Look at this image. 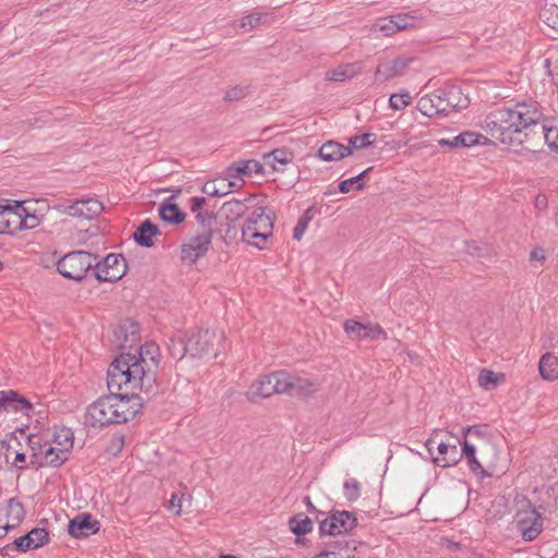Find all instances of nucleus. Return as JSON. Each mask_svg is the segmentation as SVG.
Returning a JSON list of instances; mask_svg holds the SVG:
<instances>
[{
  "instance_id": "obj_29",
  "label": "nucleus",
  "mask_w": 558,
  "mask_h": 558,
  "mask_svg": "<svg viewBox=\"0 0 558 558\" xmlns=\"http://www.w3.org/2000/svg\"><path fill=\"white\" fill-rule=\"evenodd\" d=\"M14 208L16 210L17 219V231L24 229H34L40 223L39 217L34 214H29L27 209L23 206L22 202L15 201Z\"/></svg>"
},
{
  "instance_id": "obj_36",
  "label": "nucleus",
  "mask_w": 558,
  "mask_h": 558,
  "mask_svg": "<svg viewBox=\"0 0 558 558\" xmlns=\"http://www.w3.org/2000/svg\"><path fill=\"white\" fill-rule=\"evenodd\" d=\"M289 526L292 533L301 536L313 530V521L303 513H300L290 519Z\"/></svg>"
},
{
  "instance_id": "obj_39",
  "label": "nucleus",
  "mask_w": 558,
  "mask_h": 558,
  "mask_svg": "<svg viewBox=\"0 0 558 558\" xmlns=\"http://www.w3.org/2000/svg\"><path fill=\"white\" fill-rule=\"evenodd\" d=\"M372 168H368L364 171H362L360 174L353 177V178H350V179H347V180H343L339 183V192L345 194V193H349L353 190H356V191H361L363 190L364 187V178L366 175V173L371 170Z\"/></svg>"
},
{
  "instance_id": "obj_5",
  "label": "nucleus",
  "mask_w": 558,
  "mask_h": 558,
  "mask_svg": "<svg viewBox=\"0 0 558 558\" xmlns=\"http://www.w3.org/2000/svg\"><path fill=\"white\" fill-rule=\"evenodd\" d=\"M274 222L265 207H256L244 226L242 227V238L247 244L264 248L269 236L272 235Z\"/></svg>"
},
{
  "instance_id": "obj_4",
  "label": "nucleus",
  "mask_w": 558,
  "mask_h": 558,
  "mask_svg": "<svg viewBox=\"0 0 558 558\" xmlns=\"http://www.w3.org/2000/svg\"><path fill=\"white\" fill-rule=\"evenodd\" d=\"M478 435V429L475 426H470L465 430V438ZM462 451L468 461L470 470L482 477L492 476L497 471L498 466V450L490 444H485L480 449V458L476 457V448L471 445L468 439H464Z\"/></svg>"
},
{
  "instance_id": "obj_42",
  "label": "nucleus",
  "mask_w": 558,
  "mask_h": 558,
  "mask_svg": "<svg viewBox=\"0 0 558 558\" xmlns=\"http://www.w3.org/2000/svg\"><path fill=\"white\" fill-rule=\"evenodd\" d=\"M501 378L502 375H498L490 369L483 368L478 374L477 381L483 389L490 390L498 385Z\"/></svg>"
},
{
  "instance_id": "obj_34",
  "label": "nucleus",
  "mask_w": 558,
  "mask_h": 558,
  "mask_svg": "<svg viewBox=\"0 0 558 558\" xmlns=\"http://www.w3.org/2000/svg\"><path fill=\"white\" fill-rule=\"evenodd\" d=\"M25 512L24 508L21 502L16 501L15 499L11 498L8 501L7 506V517L8 521L5 523L4 529H10L19 525L22 520L24 519Z\"/></svg>"
},
{
  "instance_id": "obj_64",
  "label": "nucleus",
  "mask_w": 558,
  "mask_h": 558,
  "mask_svg": "<svg viewBox=\"0 0 558 558\" xmlns=\"http://www.w3.org/2000/svg\"><path fill=\"white\" fill-rule=\"evenodd\" d=\"M219 558H236V557L232 556V555H221Z\"/></svg>"
},
{
  "instance_id": "obj_55",
  "label": "nucleus",
  "mask_w": 558,
  "mask_h": 558,
  "mask_svg": "<svg viewBox=\"0 0 558 558\" xmlns=\"http://www.w3.org/2000/svg\"><path fill=\"white\" fill-rule=\"evenodd\" d=\"M367 332L369 335L367 339L369 340H377L379 338H383L384 340L387 339L386 331L379 325L368 324Z\"/></svg>"
},
{
  "instance_id": "obj_40",
  "label": "nucleus",
  "mask_w": 558,
  "mask_h": 558,
  "mask_svg": "<svg viewBox=\"0 0 558 558\" xmlns=\"http://www.w3.org/2000/svg\"><path fill=\"white\" fill-rule=\"evenodd\" d=\"M267 17H268L267 13L257 12V13L247 14L240 20L238 27L243 31H251V29H254L257 26L266 23Z\"/></svg>"
},
{
  "instance_id": "obj_2",
  "label": "nucleus",
  "mask_w": 558,
  "mask_h": 558,
  "mask_svg": "<svg viewBox=\"0 0 558 558\" xmlns=\"http://www.w3.org/2000/svg\"><path fill=\"white\" fill-rule=\"evenodd\" d=\"M159 348L150 342L141 347L135 353H121L109 366L107 385L110 390L155 393L156 378L151 367L158 365Z\"/></svg>"
},
{
  "instance_id": "obj_44",
  "label": "nucleus",
  "mask_w": 558,
  "mask_h": 558,
  "mask_svg": "<svg viewBox=\"0 0 558 558\" xmlns=\"http://www.w3.org/2000/svg\"><path fill=\"white\" fill-rule=\"evenodd\" d=\"M48 442H41V439L38 436L28 437V447L31 449V464L35 466V461L40 460V457L44 454V448H46Z\"/></svg>"
},
{
  "instance_id": "obj_23",
  "label": "nucleus",
  "mask_w": 558,
  "mask_h": 558,
  "mask_svg": "<svg viewBox=\"0 0 558 558\" xmlns=\"http://www.w3.org/2000/svg\"><path fill=\"white\" fill-rule=\"evenodd\" d=\"M159 233V229L150 220L143 221L133 233V239L140 245L145 247L154 246V238Z\"/></svg>"
},
{
  "instance_id": "obj_33",
  "label": "nucleus",
  "mask_w": 558,
  "mask_h": 558,
  "mask_svg": "<svg viewBox=\"0 0 558 558\" xmlns=\"http://www.w3.org/2000/svg\"><path fill=\"white\" fill-rule=\"evenodd\" d=\"M159 216L165 222L178 225L185 218V214L175 204L163 203L159 207Z\"/></svg>"
},
{
  "instance_id": "obj_38",
  "label": "nucleus",
  "mask_w": 558,
  "mask_h": 558,
  "mask_svg": "<svg viewBox=\"0 0 558 558\" xmlns=\"http://www.w3.org/2000/svg\"><path fill=\"white\" fill-rule=\"evenodd\" d=\"M539 19L549 27L558 29V5L545 2L539 10Z\"/></svg>"
},
{
  "instance_id": "obj_52",
  "label": "nucleus",
  "mask_w": 558,
  "mask_h": 558,
  "mask_svg": "<svg viewBox=\"0 0 558 558\" xmlns=\"http://www.w3.org/2000/svg\"><path fill=\"white\" fill-rule=\"evenodd\" d=\"M198 225L203 228V231H209L213 233L214 215L209 211H197L195 216Z\"/></svg>"
},
{
  "instance_id": "obj_50",
  "label": "nucleus",
  "mask_w": 558,
  "mask_h": 558,
  "mask_svg": "<svg viewBox=\"0 0 558 558\" xmlns=\"http://www.w3.org/2000/svg\"><path fill=\"white\" fill-rule=\"evenodd\" d=\"M375 27L377 29H379L383 33V35H385V36H391L393 34L398 33L396 25H395V21L391 15L380 17L379 20H377Z\"/></svg>"
},
{
  "instance_id": "obj_1",
  "label": "nucleus",
  "mask_w": 558,
  "mask_h": 558,
  "mask_svg": "<svg viewBox=\"0 0 558 558\" xmlns=\"http://www.w3.org/2000/svg\"><path fill=\"white\" fill-rule=\"evenodd\" d=\"M544 113L533 98L517 100L489 112L481 126L494 140L513 149L539 150Z\"/></svg>"
},
{
  "instance_id": "obj_16",
  "label": "nucleus",
  "mask_w": 558,
  "mask_h": 558,
  "mask_svg": "<svg viewBox=\"0 0 558 558\" xmlns=\"http://www.w3.org/2000/svg\"><path fill=\"white\" fill-rule=\"evenodd\" d=\"M0 409L12 412H21L27 416L33 411L32 403L13 390L0 392Z\"/></svg>"
},
{
  "instance_id": "obj_49",
  "label": "nucleus",
  "mask_w": 558,
  "mask_h": 558,
  "mask_svg": "<svg viewBox=\"0 0 558 558\" xmlns=\"http://www.w3.org/2000/svg\"><path fill=\"white\" fill-rule=\"evenodd\" d=\"M343 490L349 501H355L361 495V484L355 478H348L343 484Z\"/></svg>"
},
{
  "instance_id": "obj_54",
  "label": "nucleus",
  "mask_w": 558,
  "mask_h": 558,
  "mask_svg": "<svg viewBox=\"0 0 558 558\" xmlns=\"http://www.w3.org/2000/svg\"><path fill=\"white\" fill-rule=\"evenodd\" d=\"M184 494L173 493L169 502V510L173 511L175 515H180L183 507Z\"/></svg>"
},
{
  "instance_id": "obj_43",
  "label": "nucleus",
  "mask_w": 558,
  "mask_h": 558,
  "mask_svg": "<svg viewBox=\"0 0 558 558\" xmlns=\"http://www.w3.org/2000/svg\"><path fill=\"white\" fill-rule=\"evenodd\" d=\"M235 171L242 175H251L252 173H263V165L254 159L239 161Z\"/></svg>"
},
{
  "instance_id": "obj_9",
  "label": "nucleus",
  "mask_w": 558,
  "mask_h": 558,
  "mask_svg": "<svg viewBox=\"0 0 558 558\" xmlns=\"http://www.w3.org/2000/svg\"><path fill=\"white\" fill-rule=\"evenodd\" d=\"M515 524L522 538L526 542L536 539L543 531L541 513L530 506L517 512Z\"/></svg>"
},
{
  "instance_id": "obj_26",
  "label": "nucleus",
  "mask_w": 558,
  "mask_h": 558,
  "mask_svg": "<svg viewBox=\"0 0 558 558\" xmlns=\"http://www.w3.org/2000/svg\"><path fill=\"white\" fill-rule=\"evenodd\" d=\"M17 219L14 204L0 206V234L17 232Z\"/></svg>"
},
{
  "instance_id": "obj_6",
  "label": "nucleus",
  "mask_w": 558,
  "mask_h": 558,
  "mask_svg": "<svg viewBox=\"0 0 558 558\" xmlns=\"http://www.w3.org/2000/svg\"><path fill=\"white\" fill-rule=\"evenodd\" d=\"M222 339L223 333L221 331L198 329L186 339L183 351L192 357L216 356Z\"/></svg>"
},
{
  "instance_id": "obj_21",
  "label": "nucleus",
  "mask_w": 558,
  "mask_h": 558,
  "mask_svg": "<svg viewBox=\"0 0 558 558\" xmlns=\"http://www.w3.org/2000/svg\"><path fill=\"white\" fill-rule=\"evenodd\" d=\"M319 389V383L312 380L310 378L300 377L293 375V380L291 385V391L289 396L298 397V398H307Z\"/></svg>"
},
{
  "instance_id": "obj_20",
  "label": "nucleus",
  "mask_w": 558,
  "mask_h": 558,
  "mask_svg": "<svg viewBox=\"0 0 558 558\" xmlns=\"http://www.w3.org/2000/svg\"><path fill=\"white\" fill-rule=\"evenodd\" d=\"M441 94L442 90L437 89L428 95L421 97L416 104L417 110L428 118L440 116L441 108H439V95Z\"/></svg>"
},
{
  "instance_id": "obj_12",
  "label": "nucleus",
  "mask_w": 558,
  "mask_h": 558,
  "mask_svg": "<svg viewBox=\"0 0 558 558\" xmlns=\"http://www.w3.org/2000/svg\"><path fill=\"white\" fill-rule=\"evenodd\" d=\"M59 210L72 217L93 219L104 210V206L96 198H83L70 205H60Z\"/></svg>"
},
{
  "instance_id": "obj_57",
  "label": "nucleus",
  "mask_w": 558,
  "mask_h": 558,
  "mask_svg": "<svg viewBox=\"0 0 558 558\" xmlns=\"http://www.w3.org/2000/svg\"><path fill=\"white\" fill-rule=\"evenodd\" d=\"M535 207L538 209V210H545L548 206V199H547V196L545 194H538L536 197H535Z\"/></svg>"
},
{
  "instance_id": "obj_32",
  "label": "nucleus",
  "mask_w": 558,
  "mask_h": 558,
  "mask_svg": "<svg viewBox=\"0 0 558 558\" xmlns=\"http://www.w3.org/2000/svg\"><path fill=\"white\" fill-rule=\"evenodd\" d=\"M441 90V95L447 97L452 111L464 109L469 106L470 99L463 95L459 87L450 86L448 88H442Z\"/></svg>"
},
{
  "instance_id": "obj_8",
  "label": "nucleus",
  "mask_w": 558,
  "mask_h": 558,
  "mask_svg": "<svg viewBox=\"0 0 558 558\" xmlns=\"http://www.w3.org/2000/svg\"><path fill=\"white\" fill-rule=\"evenodd\" d=\"M93 269L97 280L114 282L124 277L128 270V265L122 255L111 253L101 262L96 259Z\"/></svg>"
},
{
  "instance_id": "obj_62",
  "label": "nucleus",
  "mask_w": 558,
  "mask_h": 558,
  "mask_svg": "<svg viewBox=\"0 0 558 558\" xmlns=\"http://www.w3.org/2000/svg\"><path fill=\"white\" fill-rule=\"evenodd\" d=\"M314 558H338V556L336 553L324 551V553H320L319 555L315 556Z\"/></svg>"
},
{
  "instance_id": "obj_35",
  "label": "nucleus",
  "mask_w": 558,
  "mask_h": 558,
  "mask_svg": "<svg viewBox=\"0 0 558 558\" xmlns=\"http://www.w3.org/2000/svg\"><path fill=\"white\" fill-rule=\"evenodd\" d=\"M343 329L349 338L353 340H364L369 337L368 324H362L355 319H347L343 323Z\"/></svg>"
},
{
  "instance_id": "obj_51",
  "label": "nucleus",
  "mask_w": 558,
  "mask_h": 558,
  "mask_svg": "<svg viewBox=\"0 0 558 558\" xmlns=\"http://www.w3.org/2000/svg\"><path fill=\"white\" fill-rule=\"evenodd\" d=\"M312 219V216L310 215V209H307L302 217L298 220L296 226L293 230V239L301 240L304 232L306 231L308 223Z\"/></svg>"
},
{
  "instance_id": "obj_17",
  "label": "nucleus",
  "mask_w": 558,
  "mask_h": 558,
  "mask_svg": "<svg viewBox=\"0 0 558 558\" xmlns=\"http://www.w3.org/2000/svg\"><path fill=\"white\" fill-rule=\"evenodd\" d=\"M48 532L45 529H33L26 535L14 541V545L21 551L38 548L48 542Z\"/></svg>"
},
{
  "instance_id": "obj_41",
  "label": "nucleus",
  "mask_w": 558,
  "mask_h": 558,
  "mask_svg": "<svg viewBox=\"0 0 558 558\" xmlns=\"http://www.w3.org/2000/svg\"><path fill=\"white\" fill-rule=\"evenodd\" d=\"M543 140L553 150L558 153V128L548 125L539 128V145Z\"/></svg>"
},
{
  "instance_id": "obj_63",
  "label": "nucleus",
  "mask_w": 558,
  "mask_h": 558,
  "mask_svg": "<svg viewBox=\"0 0 558 558\" xmlns=\"http://www.w3.org/2000/svg\"><path fill=\"white\" fill-rule=\"evenodd\" d=\"M405 145H407V142H398L395 146H396L397 148H400V147H403V146H405Z\"/></svg>"
},
{
  "instance_id": "obj_24",
  "label": "nucleus",
  "mask_w": 558,
  "mask_h": 558,
  "mask_svg": "<svg viewBox=\"0 0 558 558\" xmlns=\"http://www.w3.org/2000/svg\"><path fill=\"white\" fill-rule=\"evenodd\" d=\"M437 450L441 458H435V462H442L444 468L457 464L464 456L462 449L459 450L456 445L440 442L437 446Z\"/></svg>"
},
{
  "instance_id": "obj_58",
  "label": "nucleus",
  "mask_w": 558,
  "mask_h": 558,
  "mask_svg": "<svg viewBox=\"0 0 558 558\" xmlns=\"http://www.w3.org/2000/svg\"><path fill=\"white\" fill-rule=\"evenodd\" d=\"M205 203H206V198L205 197H194L192 199L191 210L193 213L203 211L202 208L205 205Z\"/></svg>"
},
{
  "instance_id": "obj_56",
  "label": "nucleus",
  "mask_w": 558,
  "mask_h": 558,
  "mask_svg": "<svg viewBox=\"0 0 558 558\" xmlns=\"http://www.w3.org/2000/svg\"><path fill=\"white\" fill-rule=\"evenodd\" d=\"M439 108H441L440 116H448L450 112H452L449 101L445 95H439Z\"/></svg>"
},
{
  "instance_id": "obj_30",
  "label": "nucleus",
  "mask_w": 558,
  "mask_h": 558,
  "mask_svg": "<svg viewBox=\"0 0 558 558\" xmlns=\"http://www.w3.org/2000/svg\"><path fill=\"white\" fill-rule=\"evenodd\" d=\"M252 198L248 197L245 201H239L235 198L227 201L221 206V214L226 217V219L230 221H235L245 214V211L247 210L245 202H248Z\"/></svg>"
},
{
  "instance_id": "obj_53",
  "label": "nucleus",
  "mask_w": 558,
  "mask_h": 558,
  "mask_svg": "<svg viewBox=\"0 0 558 558\" xmlns=\"http://www.w3.org/2000/svg\"><path fill=\"white\" fill-rule=\"evenodd\" d=\"M349 69L347 66H339L337 69L330 70L326 73V78L332 82H341L344 78L349 77Z\"/></svg>"
},
{
  "instance_id": "obj_27",
  "label": "nucleus",
  "mask_w": 558,
  "mask_h": 558,
  "mask_svg": "<svg viewBox=\"0 0 558 558\" xmlns=\"http://www.w3.org/2000/svg\"><path fill=\"white\" fill-rule=\"evenodd\" d=\"M264 161L270 166L275 171H281L279 166H287L293 161L294 155L292 151L281 148L274 149L272 151L264 155Z\"/></svg>"
},
{
  "instance_id": "obj_18",
  "label": "nucleus",
  "mask_w": 558,
  "mask_h": 558,
  "mask_svg": "<svg viewBox=\"0 0 558 558\" xmlns=\"http://www.w3.org/2000/svg\"><path fill=\"white\" fill-rule=\"evenodd\" d=\"M272 395H275V389L269 374L260 376L258 379L253 381L245 392L247 400L252 402L269 398Z\"/></svg>"
},
{
  "instance_id": "obj_59",
  "label": "nucleus",
  "mask_w": 558,
  "mask_h": 558,
  "mask_svg": "<svg viewBox=\"0 0 558 558\" xmlns=\"http://www.w3.org/2000/svg\"><path fill=\"white\" fill-rule=\"evenodd\" d=\"M25 461H26V456H25V453H23V452H17V453L15 454V458H14L13 464H14V466H15V468L23 470V469H25V465H24Z\"/></svg>"
},
{
  "instance_id": "obj_61",
  "label": "nucleus",
  "mask_w": 558,
  "mask_h": 558,
  "mask_svg": "<svg viewBox=\"0 0 558 558\" xmlns=\"http://www.w3.org/2000/svg\"><path fill=\"white\" fill-rule=\"evenodd\" d=\"M122 447H123V437H121V436L113 437L111 440V448L117 451H120L122 449Z\"/></svg>"
},
{
  "instance_id": "obj_60",
  "label": "nucleus",
  "mask_w": 558,
  "mask_h": 558,
  "mask_svg": "<svg viewBox=\"0 0 558 558\" xmlns=\"http://www.w3.org/2000/svg\"><path fill=\"white\" fill-rule=\"evenodd\" d=\"M530 257L532 260H544L545 252L543 248L536 247L531 252Z\"/></svg>"
},
{
  "instance_id": "obj_19",
  "label": "nucleus",
  "mask_w": 558,
  "mask_h": 558,
  "mask_svg": "<svg viewBox=\"0 0 558 558\" xmlns=\"http://www.w3.org/2000/svg\"><path fill=\"white\" fill-rule=\"evenodd\" d=\"M351 155V147H345L336 141H327L319 150L318 157L324 161H339Z\"/></svg>"
},
{
  "instance_id": "obj_45",
  "label": "nucleus",
  "mask_w": 558,
  "mask_h": 558,
  "mask_svg": "<svg viewBox=\"0 0 558 558\" xmlns=\"http://www.w3.org/2000/svg\"><path fill=\"white\" fill-rule=\"evenodd\" d=\"M375 134L364 133L355 135L349 138V144L345 147H351V154L353 149H361L371 146L374 143Z\"/></svg>"
},
{
  "instance_id": "obj_10",
  "label": "nucleus",
  "mask_w": 558,
  "mask_h": 558,
  "mask_svg": "<svg viewBox=\"0 0 558 558\" xmlns=\"http://www.w3.org/2000/svg\"><path fill=\"white\" fill-rule=\"evenodd\" d=\"M356 518L349 511H337L323 520L319 531L326 535H340L353 530Z\"/></svg>"
},
{
  "instance_id": "obj_37",
  "label": "nucleus",
  "mask_w": 558,
  "mask_h": 558,
  "mask_svg": "<svg viewBox=\"0 0 558 558\" xmlns=\"http://www.w3.org/2000/svg\"><path fill=\"white\" fill-rule=\"evenodd\" d=\"M233 182L227 180H216L204 185V192L209 196H225L231 192Z\"/></svg>"
},
{
  "instance_id": "obj_11",
  "label": "nucleus",
  "mask_w": 558,
  "mask_h": 558,
  "mask_svg": "<svg viewBox=\"0 0 558 558\" xmlns=\"http://www.w3.org/2000/svg\"><path fill=\"white\" fill-rule=\"evenodd\" d=\"M211 243V232L202 231L181 246V259L187 264H194L208 251Z\"/></svg>"
},
{
  "instance_id": "obj_14",
  "label": "nucleus",
  "mask_w": 558,
  "mask_h": 558,
  "mask_svg": "<svg viewBox=\"0 0 558 558\" xmlns=\"http://www.w3.org/2000/svg\"><path fill=\"white\" fill-rule=\"evenodd\" d=\"M487 142L488 138L485 135L473 131H465L451 138L438 140V145L440 147L456 149L461 147H472L475 145H485Z\"/></svg>"
},
{
  "instance_id": "obj_7",
  "label": "nucleus",
  "mask_w": 558,
  "mask_h": 558,
  "mask_svg": "<svg viewBox=\"0 0 558 558\" xmlns=\"http://www.w3.org/2000/svg\"><path fill=\"white\" fill-rule=\"evenodd\" d=\"M96 256L86 251H74L64 255L57 264L58 271L65 278L81 281L93 269Z\"/></svg>"
},
{
  "instance_id": "obj_25",
  "label": "nucleus",
  "mask_w": 558,
  "mask_h": 558,
  "mask_svg": "<svg viewBox=\"0 0 558 558\" xmlns=\"http://www.w3.org/2000/svg\"><path fill=\"white\" fill-rule=\"evenodd\" d=\"M50 444L54 447H58V450L69 458L74 444V434L68 427L57 428L53 433V439Z\"/></svg>"
},
{
  "instance_id": "obj_46",
  "label": "nucleus",
  "mask_w": 558,
  "mask_h": 558,
  "mask_svg": "<svg viewBox=\"0 0 558 558\" xmlns=\"http://www.w3.org/2000/svg\"><path fill=\"white\" fill-rule=\"evenodd\" d=\"M411 99L410 93L407 90L392 94L389 98V107L396 111L403 110L411 104Z\"/></svg>"
},
{
  "instance_id": "obj_3",
  "label": "nucleus",
  "mask_w": 558,
  "mask_h": 558,
  "mask_svg": "<svg viewBox=\"0 0 558 558\" xmlns=\"http://www.w3.org/2000/svg\"><path fill=\"white\" fill-rule=\"evenodd\" d=\"M125 389V393H110L88 405L85 424L92 427H104L110 424L126 423L134 418L142 408V398L137 391Z\"/></svg>"
},
{
  "instance_id": "obj_22",
  "label": "nucleus",
  "mask_w": 558,
  "mask_h": 558,
  "mask_svg": "<svg viewBox=\"0 0 558 558\" xmlns=\"http://www.w3.org/2000/svg\"><path fill=\"white\" fill-rule=\"evenodd\" d=\"M68 459L65 454H62L61 451L58 450V447L48 442L46 448H44V454L40 457V460L35 461V468H59Z\"/></svg>"
},
{
  "instance_id": "obj_48",
  "label": "nucleus",
  "mask_w": 558,
  "mask_h": 558,
  "mask_svg": "<svg viewBox=\"0 0 558 558\" xmlns=\"http://www.w3.org/2000/svg\"><path fill=\"white\" fill-rule=\"evenodd\" d=\"M398 32L413 28L417 24V19L410 14H396L391 15Z\"/></svg>"
},
{
  "instance_id": "obj_28",
  "label": "nucleus",
  "mask_w": 558,
  "mask_h": 558,
  "mask_svg": "<svg viewBox=\"0 0 558 558\" xmlns=\"http://www.w3.org/2000/svg\"><path fill=\"white\" fill-rule=\"evenodd\" d=\"M541 376L545 380H555L558 378V359L550 352L545 353L538 363Z\"/></svg>"
},
{
  "instance_id": "obj_47",
  "label": "nucleus",
  "mask_w": 558,
  "mask_h": 558,
  "mask_svg": "<svg viewBox=\"0 0 558 558\" xmlns=\"http://www.w3.org/2000/svg\"><path fill=\"white\" fill-rule=\"evenodd\" d=\"M248 95H250V86L248 85H235L226 92L223 99L226 101L232 102V101H238V100L244 99Z\"/></svg>"
},
{
  "instance_id": "obj_31",
  "label": "nucleus",
  "mask_w": 558,
  "mask_h": 558,
  "mask_svg": "<svg viewBox=\"0 0 558 558\" xmlns=\"http://www.w3.org/2000/svg\"><path fill=\"white\" fill-rule=\"evenodd\" d=\"M272 386L275 389V395H288L291 391V385L293 380V374H290L286 371H277L269 374Z\"/></svg>"
},
{
  "instance_id": "obj_15",
  "label": "nucleus",
  "mask_w": 558,
  "mask_h": 558,
  "mask_svg": "<svg viewBox=\"0 0 558 558\" xmlns=\"http://www.w3.org/2000/svg\"><path fill=\"white\" fill-rule=\"evenodd\" d=\"M99 530V522L93 520L88 513H81L74 519L70 520L68 532L75 538L87 537L94 535Z\"/></svg>"
},
{
  "instance_id": "obj_13",
  "label": "nucleus",
  "mask_w": 558,
  "mask_h": 558,
  "mask_svg": "<svg viewBox=\"0 0 558 558\" xmlns=\"http://www.w3.org/2000/svg\"><path fill=\"white\" fill-rule=\"evenodd\" d=\"M412 61L411 57L399 56L381 62L375 72L376 80L387 82L403 75Z\"/></svg>"
}]
</instances>
